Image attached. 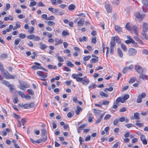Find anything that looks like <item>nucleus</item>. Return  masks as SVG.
Returning a JSON list of instances; mask_svg holds the SVG:
<instances>
[{
	"mask_svg": "<svg viewBox=\"0 0 148 148\" xmlns=\"http://www.w3.org/2000/svg\"><path fill=\"white\" fill-rule=\"evenodd\" d=\"M41 131L42 136H45L47 133V131L45 129H43L41 130Z\"/></svg>",
	"mask_w": 148,
	"mask_h": 148,
	"instance_id": "obj_38",
	"label": "nucleus"
},
{
	"mask_svg": "<svg viewBox=\"0 0 148 148\" xmlns=\"http://www.w3.org/2000/svg\"><path fill=\"white\" fill-rule=\"evenodd\" d=\"M112 39L114 41L116 40V42L118 44L120 42V40L119 38L117 36H113L112 37Z\"/></svg>",
	"mask_w": 148,
	"mask_h": 148,
	"instance_id": "obj_20",
	"label": "nucleus"
},
{
	"mask_svg": "<svg viewBox=\"0 0 148 148\" xmlns=\"http://www.w3.org/2000/svg\"><path fill=\"white\" fill-rule=\"evenodd\" d=\"M126 110V108L125 107H123L121 108V109L120 110V112H125Z\"/></svg>",
	"mask_w": 148,
	"mask_h": 148,
	"instance_id": "obj_61",
	"label": "nucleus"
},
{
	"mask_svg": "<svg viewBox=\"0 0 148 148\" xmlns=\"http://www.w3.org/2000/svg\"><path fill=\"white\" fill-rule=\"evenodd\" d=\"M128 53L129 56H134L137 53V50L135 49L131 48L128 50Z\"/></svg>",
	"mask_w": 148,
	"mask_h": 148,
	"instance_id": "obj_4",
	"label": "nucleus"
},
{
	"mask_svg": "<svg viewBox=\"0 0 148 148\" xmlns=\"http://www.w3.org/2000/svg\"><path fill=\"white\" fill-rule=\"evenodd\" d=\"M58 60L60 62H63L64 61V60L63 58L60 57V56H58Z\"/></svg>",
	"mask_w": 148,
	"mask_h": 148,
	"instance_id": "obj_63",
	"label": "nucleus"
},
{
	"mask_svg": "<svg viewBox=\"0 0 148 148\" xmlns=\"http://www.w3.org/2000/svg\"><path fill=\"white\" fill-rule=\"evenodd\" d=\"M136 80V79L135 78H132L130 79L129 81V83H133L135 82Z\"/></svg>",
	"mask_w": 148,
	"mask_h": 148,
	"instance_id": "obj_62",
	"label": "nucleus"
},
{
	"mask_svg": "<svg viewBox=\"0 0 148 148\" xmlns=\"http://www.w3.org/2000/svg\"><path fill=\"white\" fill-rule=\"evenodd\" d=\"M21 39L19 38H16L15 40L14 45L15 46H17L19 43Z\"/></svg>",
	"mask_w": 148,
	"mask_h": 148,
	"instance_id": "obj_35",
	"label": "nucleus"
},
{
	"mask_svg": "<svg viewBox=\"0 0 148 148\" xmlns=\"http://www.w3.org/2000/svg\"><path fill=\"white\" fill-rule=\"evenodd\" d=\"M47 23V25L49 26H52L55 25V23L51 21H49L45 22Z\"/></svg>",
	"mask_w": 148,
	"mask_h": 148,
	"instance_id": "obj_24",
	"label": "nucleus"
},
{
	"mask_svg": "<svg viewBox=\"0 0 148 148\" xmlns=\"http://www.w3.org/2000/svg\"><path fill=\"white\" fill-rule=\"evenodd\" d=\"M135 15L137 18L138 19H143L145 17V14H140L139 12H136L135 14Z\"/></svg>",
	"mask_w": 148,
	"mask_h": 148,
	"instance_id": "obj_9",
	"label": "nucleus"
},
{
	"mask_svg": "<svg viewBox=\"0 0 148 148\" xmlns=\"http://www.w3.org/2000/svg\"><path fill=\"white\" fill-rule=\"evenodd\" d=\"M86 126L85 124H83L80 125L78 127V129L79 130H82Z\"/></svg>",
	"mask_w": 148,
	"mask_h": 148,
	"instance_id": "obj_57",
	"label": "nucleus"
},
{
	"mask_svg": "<svg viewBox=\"0 0 148 148\" xmlns=\"http://www.w3.org/2000/svg\"><path fill=\"white\" fill-rule=\"evenodd\" d=\"M36 2L35 1L31 2L29 5V6L30 7H31L32 6H35L36 5Z\"/></svg>",
	"mask_w": 148,
	"mask_h": 148,
	"instance_id": "obj_34",
	"label": "nucleus"
},
{
	"mask_svg": "<svg viewBox=\"0 0 148 148\" xmlns=\"http://www.w3.org/2000/svg\"><path fill=\"white\" fill-rule=\"evenodd\" d=\"M90 58L91 56L90 55L87 56H85L83 58V60L85 61H88Z\"/></svg>",
	"mask_w": 148,
	"mask_h": 148,
	"instance_id": "obj_39",
	"label": "nucleus"
},
{
	"mask_svg": "<svg viewBox=\"0 0 148 148\" xmlns=\"http://www.w3.org/2000/svg\"><path fill=\"white\" fill-rule=\"evenodd\" d=\"M116 45V42L115 41H114L112 39L110 42V47H114V46L115 45Z\"/></svg>",
	"mask_w": 148,
	"mask_h": 148,
	"instance_id": "obj_23",
	"label": "nucleus"
},
{
	"mask_svg": "<svg viewBox=\"0 0 148 148\" xmlns=\"http://www.w3.org/2000/svg\"><path fill=\"white\" fill-rule=\"evenodd\" d=\"M100 95L102 97H108V95L107 93H105L103 91H101L100 92Z\"/></svg>",
	"mask_w": 148,
	"mask_h": 148,
	"instance_id": "obj_26",
	"label": "nucleus"
},
{
	"mask_svg": "<svg viewBox=\"0 0 148 148\" xmlns=\"http://www.w3.org/2000/svg\"><path fill=\"white\" fill-rule=\"evenodd\" d=\"M55 18V17L53 16H51L49 17H48L47 20H54Z\"/></svg>",
	"mask_w": 148,
	"mask_h": 148,
	"instance_id": "obj_52",
	"label": "nucleus"
},
{
	"mask_svg": "<svg viewBox=\"0 0 148 148\" xmlns=\"http://www.w3.org/2000/svg\"><path fill=\"white\" fill-rule=\"evenodd\" d=\"M28 105H29L27 103V104H24L22 105L21 106V107L24 108H26V109H28L29 108Z\"/></svg>",
	"mask_w": 148,
	"mask_h": 148,
	"instance_id": "obj_44",
	"label": "nucleus"
},
{
	"mask_svg": "<svg viewBox=\"0 0 148 148\" xmlns=\"http://www.w3.org/2000/svg\"><path fill=\"white\" fill-rule=\"evenodd\" d=\"M71 77L75 79L76 81L78 82H81L82 79H84L83 78L78 77L77 76V74H73L72 75Z\"/></svg>",
	"mask_w": 148,
	"mask_h": 148,
	"instance_id": "obj_8",
	"label": "nucleus"
},
{
	"mask_svg": "<svg viewBox=\"0 0 148 148\" xmlns=\"http://www.w3.org/2000/svg\"><path fill=\"white\" fill-rule=\"evenodd\" d=\"M66 65L67 66L70 67H72L74 66V65L72 63L70 62L69 61L66 63Z\"/></svg>",
	"mask_w": 148,
	"mask_h": 148,
	"instance_id": "obj_41",
	"label": "nucleus"
},
{
	"mask_svg": "<svg viewBox=\"0 0 148 148\" xmlns=\"http://www.w3.org/2000/svg\"><path fill=\"white\" fill-rule=\"evenodd\" d=\"M5 69L3 68V65L0 62V71L1 72L4 70Z\"/></svg>",
	"mask_w": 148,
	"mask_h": 148,
	"instance_id": "obj_50",
	"label": "nucleus"
},
{
	"mask_svg": "<svg viewBox=\"0 0 148 148\" xmlns=\"http://www.w3.org/2000/svg\"><path fill=\"white\" fill-rule=\"evenodd\" d=\"M1 57L3 58H6L7 57V55L5 53H3L1 55Z\"/></svg>",
	"mask_w": 148,
	"mask_h": 148,
	"instance_id": "obj_59",
	"label": "nucleus"
},
{
	"mask_svg": "<svg viewBox=\"0 0 148 148\" xmlns=\"http://www.w3.org/2000/svg\"><path fill=\"white\" fill-rule=\"evenodd\" d=\"M140 138L141 141L143 140L146 139L145 136L144 135L142 134H141L140 135Z\"/></svg>",
	"mask_w": 148,
	"mask_h": 148,
	"instance_id": "obj_58",
	"label": "nucleus"
},
{
	"mask_svg": "<svg viewBox=\"0 0 148 148\" xmlns=\"http://www.w3.org/2000/svg\"><path fill=\"white\" fill-rule=\"evenodd\" d=\"M28 105L29 108H32L34 107L35 105V104L33 102H31L29 104H28Z\"/></svg>",
	"mask_w": 148,
	"mask_h": 148,
	"instance_id": "obj_49",
	"label": "nucleus"
},
{
	"mask_svg": "<svg viewBox=\"0 0 148 148\" xmlns=\"http://www.w3.org/2000/svg\"><path fill=\"white\" fill-rule=\"evenodd\" d=\"M1 83L5 85L10 88V91L12 92L14 89V88L12 87V86L10 84V83L8 81L5 80H3L1 81Z\"/></svg>",
	"mask_w": 148,
	"mask_h": 148,
	"instance_id": "obj_3",
	"label": "nucleus"
},
{
	"mask_svg": "<svg viewBox=\"0 0 148 148\" xmlns=\"http://www.w3.org/2000/svg\"><path fill=\"white\" fill-rule=\"evenodd\" d=\"M87 39V38L85 36H84L82 38L81 37L79 38V40L81 42H82L83 41H86Z\"/></svg>",
	"mask_w": 148,
	"mask_h": 148,
	"instance_id": "obj_30",
	"label": "nucleus"
},
{
	"mask_svg": "<svg viewBox=\"0 0 148 148\" xmlns=\"http://www.w3.org/2000/svg\"><path fill=\"white\" fill-rule=\"evenodd\" d=\"M47 67L49 69H55L56 68V67L55 66H53L49 64L48 65Z\"/></svg>",
	"mask_w": 148,
	"mask_h": 148,
	"instance_id": "obj_42",
	"label": "nucleus"
},
{
	"mask_svg": "<svg viewBox=\"0 0 148 148\" xmlns=\"http://www.w3.org/2000/svg\"><path fill=\"white\" fill-rule=\"evenodd\" d=\"M93 110L94 111V112L95 113L96 115H99L100 114L101 111L99 110H97L93 108Z\"/></svg>",
	"mask_w": 148,
	"mask_h": 148,
	"instance_id": "obj_27",
	"label": "nucleus"
},
{
	"mask_svg": "<svg viewBox=\"0 0 148 148\" xmlns=\"http://www.w3.org/2000/svg\"><path fill=\"white\" fill-rule=\"evenodd\" d=\"M135 69L139 74L143 73L144 72V70L143 68L139 65H136L135 66Z\"/></svg>",
	"mask_w": 148,
	"mask_h": 148,
	"instance_id": "obj_6",
	"label": "nucleus"
},
{
	"mask_svg": "<svg viewBox=\"0 0 148 148\" xmlns=\"http://www.w3.org/2000/svg\"><path fill=\"white\" fill-rule=\"evenodd\" d=\"M75 5L74 4H72L68 6V9L70 10H73L75 9Z\"/></svg>",
	"mask_w": 148,
	"mask_h": 148,
	"instance_id": "obj_21",
	"label": "nucleus"
},
{
	"mask_svg": "<svg viewBox=\"0 0 148 148\" xmlns=\"http://www.w3.org/2000/svg\"><path fill=\"white\" fill-rule=\"evenodd\" d=\"M121 47L123 50L125 51H126L127 49L126 46L123 44H121Z\"/></svg>",
	"mask_w": 148,
	"mask_h": 148,
	"instance_id": "obj_31",
	"label": "nucleus"
},
{
	"mask_svg": "<svg viewBox=\"0 0 148 148\" xmlns=\"http://www.w3.org/2000/svg\"><path fill=\"white\" fill-rule=\"evenodd\" d=\"M98 59L97 58H92L91 60H90V62L92 63H95L96 62H97L98 61Z\"/></svg>",
	"mask_w": 148,
	"mask_h": 148,
	"instance_id": "obj_36",
	"label": "nucleus"
},
{
	"mask_svg": "<svg viewBox=\"0 0 148 148\" xmlns=\"http://www.w3.org/2000/svg\"><path fill=\"white\" fill-rule=\"evenodd\" d=\"M119 121V119H117L115 120L113 122L114 125H116L118 123Z\"/></svg>",
	"mask_w": 148,
	"mask_h": 148,
	"instance_id": "obj_55",
	"label": "nucleus"
},
{
	"mask_svg": "<svg viewBox=\"0 0 148 148\" xmlns=\"http://www.w3.org/2000/svg\"><path fill=\"white\" fill-rule=\"evenodd\" d=\"M39 47L40 49L43 50L47 47V46L42 42H40L39 43Z\"/></svg>",
	"mask_w": 148,
	"mask_h": 148,
	"instance_id": "obj_14",
	"label": "nucleus"
},
{
	"mask_svg": "<svg viewBox=\"0 0 148 148\" xmlns=\"http://www.w3.org/2000/svg\"><path fill=\"white\" fill-rule=\"evenodd\" d=\"M117 53L119 56L122 58L123 56V52L120 48H118L117 49Z\"/></svg>",
	"mask_w": 148,
	"mask_h": 148,
	"instance_id": "obj_15",
	"label": "nucleus"
},
{
	"mask_svg": "<svg viewBox=\"0 0 148 148\" xmlns=\"http://www.w3.org/2000/svg\"><path fill=\"white\" fill-rule=\"evenodd\" d=\"M84 18H81L77 23V25L79 26H82L84 24Z\"/></svg>",
	"mask_w": 148,
	"mask_h": 148,
	"instance_id": "obj_18",
	"label": "nucleus"
},
{
	"mask_svg": "<svg viewBox=\"0 0 148 148\" xmlns=\"http://www.w3.org/2000/svg\"><path fill=\"white\" fill-rule=\"evenodd\" d=\"M142 23V29L143 32L142 33V34L145 36L146 34L145 33L147 31L148 29V24L145 22H143Z\"/></svg>",
	"mask_w": 148,
	"mask_h": 148,
	"instance_id": "obj_2",
	"label": "nucleus"
},
{
	"mask_svg": "<svg viewBox=\"0 0 148 148\" xmlns=\"http://www.w3.org/2000/svg\"><path fill=\"white\" fill-rule=\"evenodd\" d=\"M139 76V78L143 80H145L147 79V76L144 74H142Z\"/></svg>",
	"mask_w": 148,
	"mask_h": 148,
	"instance_id": "obj_17",
	"label": "nucleus"
},
{
	"mask_svg": "<svg viewBox=\"0 0 148 148\" xmlns=\"http://www.w3.org/2000/svg\"><path fill=\"white\" fill-rule=\"evenodd\" d=\"M142 3L146 6L148 5V0H142Z\"/></svg>",
	"mask_w": 148,
	"mask_h": 148,
	"instance_id": "obj_47",
	"label": "nucleus"
},
{
	"mask_svg": "<svg viewBox=\"0 0 148 148\" xmlns=\"http://www.w3.org/2000/svg\"><path fill=\"white\" fill-rule=\"evenodd\" d=\"M27 38L30 40L34 39L35 38V35L32 34L28 36H27Z\"/></svg>",
	"mask_w": 148,
	"mask_h": 148,
	"instance_id": "obj_37",
	"label": "nucleus"
},
{
	"mask_svg": "<svg viewBox=\"0 0 148 148\" xmlns=\"http://www.w3.org/2000/svg\"><path fill=\"white\" fill-rule=\"evenodd\" d=\"M1 74L2 76L6 79H14V76L9 74L8 71L5 69L1 72Z\"/></svg>",
	"mask_w": 148,
	"mask_h": 148,
	"instance_id": "obj_1",
	"label": "nucleus"
},
{
	"mask_svg": "<svg viewBox=\"0 0 148 148\" xmlns=\"http://www.w3.org/2000/svg\"><path fill=\"white\" fill-rule=\"evenodd\" d=\"M125 126L127 127V128H130L131 127H135V125L132 123L126 124L125 125Z\"/></svg>",
	"mask_w": 148,
	"mask_h": 148,
	"instance_id": "obj_29",
	"label": "nucleus"
},
{
	"mask_svg": "<svg viewBox=\"0 0 148 148\" xmlns=\"http://www.w3.org/2000/svg\"><path fill=\"white\" fill-rule=\"evenodd\" d=\"M34 64H35V65L32 66H31L32 69L36 70L41 69V64L40 63L37 62H35Z\"/></svg>",
	"mask_w": 148,
	"mask_h": 148,
	"instance_id": "obj_7",
	"label": "nucleus"
},
{
	"mask_svg": "<svg viewBox=\"0 0 148 148\" xmlns=\"http://www.w3.org/2000/svg\"><path fill=\"white\" fill-rule=\"evenodd\" d=\"M134 118L136 119H139L140 117L139 116V114L138 113L136 112L134 113Z\"/></svg>",
	"mask_w": 148,
	"mask_h": 148,
	"instance_id": "obj_28",
	"label": "nucleus"
},
{
	"mask_svg": "<svg viewBox=\"0 0 148 148\" xmlns=\"http://www.w3.org/2000/svg\"><path fill=\"white\" fill-rule=\"evenodd\" d=\"M105 7L106 9L110 7V4L108 1H106L105 3Z\"/></svg>",
	"mask_w": 148,
	"mask_h": 148,
	"instance_id": "obj_46",
	"label": "nucleus"
},
{
	"mask_svg": "<svg viewBox=\"0 0 148 148\" xmlns=\"http://www.w3.org/2000/svg\"><path fill=\"white\" fill-rule=\"evenodd\" d=\"M27 91L28 92L29 95H33L34 94V92L32 89H28Z\"/></svg>",
	"mask_w": 148,
	"mask_h": 148,
	"instance_id": "obj_40",
	"label": "nucleus"
},
{
	"mask_svg": "<svg viewBox=\"0 0 148 148\" xmlns=\"http://www.w3.org/2000/svg\"><path fill=\"white\" fill-rule=\"evenodd\" d=\"M136 125L139 127H141L144 126V124L142 123H136Z\"/></svg>",
	"mask_w": 148,
	"mask_h": 148,
	"instance_id": "obj_53",
	"label": "nucleus"
},
{
	"mask_svg": "<svg viewBox=\"0 0 148 148\" xmlns=\"http://www.w3.org/2000/svg\"><path fill=\"white\" fill-rule=\"evenodd\" d=\"M133 67L132 65L130 66L129 67H126L124 68L123 70V72L124 73H125L128 70L132 69Z\"/></svg>",
	"mask_w": 148,
	"mask_h": 148,
	"instance_id": "obj_12",
	"label": "nucleus"
},
{
	"mask_svg": "<svg viewBox=\"0 0 148 148\" xmlns=\"http://www.w3.org/2000/svg\"><path fill=\"white\" fill-rule=\"evenodd\" d=\"M121 99L120 97H118L116 99V101H115L114 103H115L116 104H118L119 102H121Z\"/></svg>",
	"mask_w": 148,
	"mask_h": 148,
	"instance_id": "obj_43",
	"label": "nucleus"
},
{
	"mask_svg": "<svg viewBox=\"0 0 148 148\" xmlns=\"http://www.w3.org/2000/svg\"><path fill=\"white\" fill-rule=\"evenodd\" d=\"M137 27L136 26H132L131 30H133L134 33H135V34L136 35H137L138 34V33H137Z\"/></svg>",
	"mask_w": 148,
	"mask_h": 148,
	"instance_id": "obj_16",
	"label": "nucleus"
},
{
	"mask_svg": "<svg viewBox=\"0 0 148 148\" xmlns=\"http://www.w3.org/2000/svg\"><path fill=\"white\" fill-rule=\"evenodd\" d=\"M125 27L128 30L130 31L131 30L132 26L130 25L129 23H127Z\"/></svg>",
	"mask_w": 148,
	"mask_h": 148,
	"instance_id": "obj_32",
	"label": "nucleus"
},
{
	"mask_svg": "<svg viewBox=\"0 0 148 148\" xmlns=\"http://www.w3.org/2000/svg\"><path fill=\"white\" fill-rule=\"evenodd\" d=\"M83 78L81 82L83 85H86L89 82V80L88 79H85V77H83Z\"/></svg>",
	"mask_w": 148,
	"mask_h": 148,
	"instance_id": "obj_11",
	"label": "nucleus"
},
{
	"mask_svg": "<svg viewBox=\"0 0 148 148\" xmlns=\"http://www.w3.org/2000/svg\"><path fill=\"white\" fill-rule=\"evenodd\" d=\"M111 115L109 114H107L106 115L104 118V120H108L111 117Z\"/></svg>",
	"mask_w": 148,
	"mask_h": 148,
	"instance_id": "obj_56",
	"label": "nucleus"
},
{
	"mask_svg": "<svg viewBox=\"0 0 148 148\" xmlns=\"http://www.w3.org/2000/svg\"><path fill=\"white\" fill-rule=\"evenodd\" d=\"M18 95H20L23 98L25 97L24 93L21 91H18Z\"/></svg>",
	"mask_w": 148,
	"mask_h": 148,
	"instance_id": "obj_33",
	"label": "nucleus"
},
{
	"mask_svg": "<svg viewBox=\"0 0 148 148\" xmlns=\"http://www.w3.org/2000/svg\"><path fill=\"white\" fill-rule=\"evenodd\" d=\"M41 17L42 18H43L46 20H47L48 17L47 15L46 14H43L41 15Z\"/></svg>",
	"mask_w": 148,
	"mask_h": 148,
	"instance_id": "obj_54",
	"label": "nucleus"
},
{
	"mask_svg": "<svg viewBox=\"0 0 148 148\" xmlns=\"http://www.w3.org/2000/svg\"><path fill=\"white\" fill-rule=\"evenodd\" d=\"M131 41V43H132L133 46L135 47L137 46V43L133 39H132Z\"/></svg>",
	"mask_w": 148,
	"mask_h": 148,
	"instance_id": "obj_51",
	"label": "nucleus"
},
{
	"mask_svg": "<svg viewBox=\"0 0 148 148\" xmlns=\"http://www.w3.org/2000/svg\"><path fill=\"white\" fill-rule=\"evenodd\" d=\"M114 28L115 31L119 34L123 32L122 28L118 25H115Z\"/></svg>",
	"mask_w": 148,
	"mask_h": 148,
	"instance_id": "obj_10",
	"label": "nucleus"
},
{
	"mask_svg": "<svg viewBox=\"0 0 148 148\" xmlns=\"http://www.w3.org/2000/svg\"><path fill=\"white\" fill-rule=\"evenodd\" d=\"M19 37L23 39L26 37V35L25 34L21 33L19 34Z\"/></svg>",
	"mask_w": 148,
	"mask_h": 148,
	"instance_id": "obj_45",
	"label": "nucleus"
},
{
	"mask_svg": "<svg viewBox=\"0 0 148 148\" xmlns=\"http://www.w3.org/2000/svg\"><path fill=\"white\" fill-rule=\"evenodd\" d=\"M96 37H94L92 38V42L93 43L95 44L97 42Z\"/></svg>",
	"mask_w": 148,
	"mask_h": 148,
	"instance_id": "obj_60",
	"label": "nucleus"
},
{
	"mask_svg": "<svg viewBox=\"0 0 148 148\" xmlns=\"http://www.w3.org/2000/svg\"><path fill=\"white\" fill-rule=\"evenodd\" d=\"M4 21H7L8 20L12 21L13 20V16L10 15L9 17H6L4 18Z\"/></svg>",
	"mask_w": 148,
	"mask_h": 148,
	"instance_id": "obj_22",
	"label": "nucleus"
},
{
	"mask_svg": "<svg viewBox=\"0 0 148 148\" xmlns=\"http://www.w3.org/2000/svg\"><path fill=\"white\" fill-rule=\"evenodd\" d=\"M62 34L64 36H68L69 35V33L68 31L64 30L62 32Z\"/></svg>",
	"mask_w": 148,
	"mask_h": 148,
	"instance_id": "obj_25",
	"label": "nucleus"
},
{
	"mask_svg": "<svg viewBox=\"0 0 148 148\" xmlns=\"http://www.w3.org/2000/svg\"><path fill=\"white\" fill-rule=\"evenodd\" d=\"M146 94L144 92H143L141 94L139 95L138 96V98L136 100V102L138 103H140L142 101V99L146 97Z\"/></svg>",
	"mask_w": 148,
	"mask_h": 148,
	"instance_id": "obj_5",
	"label": "nucleus"
},
{
	"mask_svg": "<svg viewBox=\"0 0 148 148\" xmlns=\"http://www.w3.org/2000/svg\"><path fill=\"white\" fill-rule=\"evenodd\" d=\"M104 114H102L100 116L98 119L95 122L96 124H98L101 121L102 119L103 118Z\"/></svg>",
	"mask_w": 148,
	"mask_h": 148,
	"instance_id": "obj_19",
	"label": "nucleus"
},
{
	"mask_svg": "<svg viewBox=\"0 0 148 148\" xmlns=\"http://www.w3.org/2000/svg\"><path fill=\"white\" fill-rule=\"evenodd\" d=\"M27 45L30 47H33L34 44L32 42L29 41L27 43Z\"/></svg>",
	"mask_w": 148,
	"mask_h": 148,
	"instance_id": "obj_48",
	"label": "nucleus"
},
{
	"mask_svg": "<svg viewBox=\"0 0 148 148\" xmlns=\"http://www.w3.org/2000/svg\"><path fill=\"white\" fill-rule=\"evenodd\" d=\"M48 10L53 13H55L58 12L59 10L57 9H54L52 8H49Z\"/></svg>",
	"mask_w": 148,
	"mask_h": 148,
	"instance_id": "obj_13",
	"label": "nucleus"
},
{
	"mask_svg": "<svg viewBox=\"0 0 148 148\" xmlns=\"http://www.w3.org/2000/svg\"><path fill=\"white\" fill-rule=\"evenodd\" d=\"M125 120V117H120L119 119V121L121 122H124Z\"/></svg>",
	"mask_w": 148,
	"mask_h": 148,
	"instance_id": "obj_64",
	"label": "nucleus"
}]
</instances>
